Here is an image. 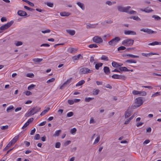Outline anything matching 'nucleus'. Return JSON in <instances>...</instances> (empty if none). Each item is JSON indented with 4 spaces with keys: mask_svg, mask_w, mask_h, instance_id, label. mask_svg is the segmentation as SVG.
Instances as JSON below:
<instances>
[{
    "mask_svg": "<svg viewBox=\"0 0 161 161\" xmlns=\"http://www.w3.org/2000/svg\"><path fill=\"white\" fill-rule=\"evenodd\" d=\"M134 42V40L127 39L123 41L122 42V44L125 46H130L132 45Z\"/></svg>",
    "mask_w": 161,
    "mask_h": 161,
    "instance_id": "f257e3e1",
    "label": "nucleus"
},
{
    "mask_svg": "<svg viewBox=\"0 0 161 161\" xmlns=\"http://www.w3.org/2000/svg\"><path fill=\"white\" fill-rule=\"evenodd\" d=\"M60 15L62 16H67L70 15V14L68 12H64L60 13Z\"/></svg>",
    "mask_w": 161,
    "mask_h": 161,
    "instance_id": "c85d7f7f",
    "label": "nucleus"
},
{
    "mask_svg": "<svg viewBox=\"0 0 161 161\" xmlns=\"http://www.w3.org/2000/svg\"><path fill=\"white\" fill-rule=\"evenodd\" d=\"M45 3L47 6L51 8H53L54 6L53 3L50 2H47Z\"/></svg>",
    "mask_w": 161,
    "mask_h": 161,
    "instance_id": "f704fd0d",
    "label": "nucleus"
},
{
    "mask_svg": "<svg viewBox=\"0 0 161 161\" xmlns=\"http://www.w3.org/2000/svg\"><path fill=\"white\" fill-rule=\"evenodd\" d=\"M152 17L154 18L155 19L157 20H158L160 19V17L157 15H153L152 16Z\"/></svg>",
    "mask_w": 161,
    "mask_h": 161,
    "instance_id": "a18cd8bd",
    "label": "nucleus"
},
{
    "mask_svg": "<svg viewBox=\"0 0 161 161\" xmlns=\"http://www.w3.org/2000/svg\"><path fill=\"white\" fill-rule=\"evenodd\" d=\"M129 56L132 58H139V56L137 55H135L131 54H128L125 56Z\"/></svg>",
    "mask_w": 161,
    "mask_h": 161,
    "instance_id": "c756f323",
    "label": "nucleus"
},
{
    "mask_svg": "<svg viewBox=\"0 0 161 161\" xmlns=\"http://www.w3.org/2000/svg\"><path fill=\"white\" fill-rule=\"evenodd\" d=\"M85 82V81L83 80H82L80 81H79L77 84L76 85V86H81Z\"/></svg>",
    "mask_w": 161,
    "mask_h": 161,
    "instance_id": "a878e982",
    "label": "nucleus"
},
{
    "mask_svg": "<svg viewBox=\"0 0 161 161\" xmlns=\"http://www.w3.org/2000/svg\"><path fill=\"white\" fill-rule=\"evenodd\" d=\"M35 139L36 140L39 139L40 138V135L39 134H36L35 135L34 137Z\"/></svg>",
    "mask_w": 161,
    "mask_h": 161,
    "instance_id": "bf43d9fd",
    "label": "nucleus"
},
{
    "mask_svg": "<svg viewBox=\"0 0 161 161\" xmlns=\"http://www.w3.org/2000/svg\"><path fill=\"white\" fill-rule=\"evenodd\" d=\"M100 139V137L99 136H98L95 140V141L93 143V144H95L98 143Z\"/></svg>",
    "mask_w": 161,
    "mask_h": 161,
    "instance_id": "13d9d810",
    "label": "nucleus"
},
{
    "mask_svg": "<svg viewBox=\"0 0 161 161\" xmlns=\"http://www.w3.org/2000/svg\"><path fill=\"white\" fill-rule=\"evenodd\" d=\"M125 63H136V60L131 59L127 60L125 61Z\"/></svg>",
    "mask_w": 161,
    "mask_h": 161,
    "instance_id": "2f4dec72",
    "label": "nucleus"
},
{
    "mask_svg": "<svg viewBox=\"0 0 161 161\" xmlns=\"http://www.w3.org/2000/svg\"><path fill=\"white\" fill-rule=\"evenodd\" d=\"M71 142L70 141H67L65 142L64 143V146H66L70 144Z\"/></svg>",
    "mask_w": 161,
    "mask_h": 161,
    "instance_id": "6e6d98bb",
    "label": "nucleus"
},
{
    "mask_svg": "<svg viewBox=\"0 0 161 161\" xmlns=\"http://www.w3.org/2000/svg\"><path fill=\"white\" fill-rule=\"evenodd\" d=\"M140 10L143 12H145L147 13H149L153 11L152 9H148L147 8H146L144 9H140Z\"/></svg>",
    "mask_w": 161,
    "mask_h": 161,
    "instance_id": "6ab92c4d",
    "label": "nucleus"
},
{
    "mask_svg": "<svg viewBox=\"0 0 161 161\" xmlns=\"http://www.w3.org/2000/svg\"><path fill=\"white\" fill-rule=\"evenodd\" d=\"M120 71H127L129 70V69L125 67H121L119 68Z\"/></svg>",
    "mask_w": 161,
    "mask_h": 161,
    "instance_id": "5701e85b",
    "label": "nucleus"
},
{
    "mask_svg": "<svg viewBox=\"0 0 161 161\" xmlns=\"http://www.w3.org/2000/svg\"><path fill=\"white\" fill-rule=\"evenodd\" d=\"M12 144L9 142L8 144L7 145L6 147L3 149V151H5L8 150L12 145Z\"/></svg>",
    "mask_w": 161,
    "mask_h": 161,
    "instance_id": "72a5a7b5",
    "label": "nucleus"
},
{
    "mask_svg": "<svg viewBox=\"0 0 161 161\" xmlns=\"http://www.w3.org/2000/svg\"><path fill=\"white\" fill-rule=\"evenodd\" d=\"M33 115V114L32 113L30 109H29V111H28V112L25 114V116L27 117H28Z\"/></svg>",
    "mask_w": 161,
    "mask_h": 161,
    "instance_id": "473e14b6",
    "label": "nucleus"
},
{
    "mask_svg": "<svg viewBox=\"0 0 161 161\" xmlns=\"http://www.w3.org/2000/svg\"><path fill=\"white\" fill-rule=\"evenodd\" d=\"M88 47L90 48H93V47L96 48L98 47V46L96 44H91L88 46Z\"/></svg>",
    "mask_w": 161,
    "mask_h": 161,
    "instance_id": "c03bdc74",
    "label": "nucleus"
},
{
    "mask_svg": "<svg viewBox=\"0 0 161 161\" xmlns=\"http://www.w3.org/2000/svg\"><path fill=\"white\" fill-rule=\"evenodd\" d=\"M93 72L92 70H91L88 68L84 67L80 69V72L82 74H87L88 73H92Z\"/></svg>",
    "mask_w": 161,
    "mask_h": 161,
    "instance_id": "39448f33",
    "label": "nucleus"
},
{
    "mask_svg": "<svg viewBox=\"0 0 161 161\" xmlns=\"http://www.w3.org/2000/svg\"><path fill=\"white\" fill-rule=\"evenodd\" d=\"M61 130H60L56 131L55 132V134L53 135V136H58L61 133Z\"/></svg>",
    "mask_w": 161,
    "mask_h": 161,
    "instance_id": "7c9ffc66",
    "label": "nucleus"
},
{
    "mask_svg": "<svg viewBox=\"0 0 161 161\" xmlns=\"http://www.w3.org/2000/svg\"><path fill=\"white\" fill-rule=\"evenodd\" d=\"M22 44H23V43L22 42H20V41L17 42L15 44L17 46L21 45Z\"/></svg>",
    "mask_w": 161,
    "mask_h": 161,
    "instance_id": "e2e57ef3",
    "label": "nucleus"
},
{
    "mask_svg": "<svg viewBox=\"0 0 161 161\" xmlns=\"http://www.w3.org/2000/svg\"><path fill=\"white\" fill-rule=\"evenodd\" d=\"M14 109V107L13 106H10L8 107L7 109V112H9L10 111Z\"/></svg>",
    "mask_w": 161,
    "mask_h": 161,
    "instance_id": "e433bc0d",
    "label": "nucleus"
},
{
    "mask_svg": "<svg viewBox=\"0 0 161 161\" xmlns=\"http://www.w3.org/2000/svg\"><path fill=\"white\" fill-rule=\"evenodd\" d=\"M41 109V108L38 106H36L32 108L31 110V111L33 115L34 114L38 112Z\"/></svg>",
    "mask_w": 161,
    "mask_h": 161,
    "instance_id": "1a4fd4ad",
    "label": "nucleus"
},
{
    "mask_svg": "<svg viewBox=\"0 0 161 161\" xmlns=\"http://www.w3.org/2000/svg\"><path fill=\"white\" fill-rule=\"evenodd\" d=\"M77 5L83 10H84L85 9V5L83 3H82L79 2H78L76 3Z\"/></svg>",
    "mask_w": 161,
    "mask_h": 161,
    "instance_id": "a211bd4d",
    "label": "nucleus"
},
{
    "mask_svg": "<svg viewBox=\"0 0 161 161\" xmlns=\"http://www.w3.org/2000/svg\"><path fill=\"white\" fill-rule=\"evenodd\" d=\"M17 14L18 15L20 16H25L27 15V13L24 11L19 10L18 11Z\"/></svg>",
    "mask_w": 161,
    "mask_h": 161,
    "instance_id": "f8f14e48",
    "label": "nucleus"
},
{
    "mask_svg": "<svg viewBox=\"0 0 161 161\" xmlns=\"http://www.w3.org/2000/svg\"><path fill=\"white\" fill-rule=\"evenodd\" d=\"M8 128V125L5 126H3L1 127V128L2 130H5L7 129Z\"/></svg>",
    "mask_w": 161,
    "mask_h": 161,
    "instance_id": "4d7b16f0",
    "label": "nucleus"
},
{
    "mask_svg": "<svg viewBox=\"0 0 161 161\" xmlns=\"http://www.w3.org/2000/svg\"><path fill=\"white\" fill-rule=\"evenodd\" d=\"M139 92H140V91L134 90L132 91V94L134 95H135L139 94Z\"/></svg>",
    "mask_w": 161,
    "mask_h": 161,
    "instance_id": "8fccbe9b",
    "label": "nucleus"
},
{
    "mask_svg": "<svg viewBox=\"0 0 161 161\" xmlns=\"http://www.w3.org/2000/svg\"><path fill=\"white\" fill-rule=\"evenodd\" d=\"M99 92V90L98 89L96 90L95 91H94L93 92V94L94 95H97Z\"/></svg>",
    "mask_w": 161,
    "mask_h": 161,
    "instance_id": "0e129e2a",
    "label": "nucleus"
},
{
    "mask_svg": "<svg viewBox=\"0 0 161 161\" xmlns=\"http://www.w3.org/2000/svg\"><path fill=\"white\" fill-rule=\"evenodd\" d=\"M50 109L49 108H47V109L44 110L41 113L40 115L41 116L44 115Z\"/></svg>",
    "mask_w": 161,
    "mask_h": 161,
    "instance_id": "393cba45",
    "label": "nucleus"
},
{
    "mask_svg": "<svg viewBox=\"0 0 161 161\" xmlns=\"http://www.w3.org/2000/svg\"><path fill=\"white\" fill-rule=\"evenodd\" d=\"M36 86V85H35L34 84H31L28 87V90H30L32 89H33V88H35Z\"/></svg>",
    "mask_w": 161,
    "mask_h": 161,
    "instance_id": "a19ab883",
    "label": "nucleus"
},
{
    "mask_svg": "<svg viewBox=\"0 0 161 161\" xmlns=\"http://www.w3.org/2000/svg\"><path fill=\"white\" fill-rule=\"evenodd\" d=\"M124 7L122 5L118 6L117 8L118 11L120 12H123Z\"/></svg>",
    "mask_w": 161,
    "mask_h": 161,
    "instance_id": "4be33fe9",
    "label": "nucleus"
},
{
    "mask_svg": "<svg viewBox=\"0 0 161 161\" xmlns=\"http://www.w3.org/2000/svg\"><path fill=\"white\" fill-rule=\"evenodd\" d=\"M76 129L75 128H74L71 130L70 133L72 134H74L76 132Z\"/></svg>",
    "mask_w": 161,
    "mask_h": 161,
    "instance_id": "09e8293b",
    "label": "nucleus"
},
{
    "mask_svg": "<svg viewBox=\"0 0 161 161\" xmlns=\"http://www.w3.org/2000/svg\"><path fill=\"white\" fill-rule=\"evenodd\" d=\"M124 34L126 35H135L136 34V32L128 30L126 31L125 30L124 31Z\"/></svg>",
    "mask_w": 161,
    "mask_h": 161,
    "instance_id": "9b49d317",
    "label": "nucleus"
},
{
    "mask_svg": "<svg viewBox=\"0 0 161 161\" xmlns=\"http://www.w3.org/2000/svg\"><path fill=\"white\" fill-rule=\"evenodd\" d=\"M158 42L155 41L149 43L148 45H149L154 46L156 45H158Z\"/></svg>",
    "mask_w": 161,
    "mask_h": 161,
    "instance_id": "603ef678",
    "label": "nucleus"
},
{
    "mask_svg": "<svg viewBox=\"0 0 161 161\" xmlns=\"http://www.w3.org/2000/svg\"><path fill=\"white\" fill-rule=\"evenodd\" d=\"M142 55L143 56L148 57L149 56H151L152 55H158V54L156 53H142Z\"/></svg>",
    "mask_w": 161,
    "mask_h": 161,
    "instance_id": "4468645a",
    "label": "nucleus"
},
{
    "mask_svg": "<svg viewBox=\"0 0 161 161\" xmlns=\"http://www.w3.org/2000/svg\"><path fill=\"white\" fill-rule=\"evenodd\" d=\"M112 77L114 79H119L124 78L125 76L124 75H119L117 74H114L112 75Z\"/></svg>",
    "mask_w": 161,
    "mask_h": 161,
    "instance_id": "9d476101",
    "label": "nucleus"
},
{
    "mask_svg": "<svg viewBox=\"0 0 161 161\" xmlns=\"http://www.w3.org/2000/svg\"><path fill=\"white\" fill-rule=\"evenodd\" d=\"M75 51H76V50H75V49L73 47H70L68 49L69 52H70L71 53H73Z\"/></svg>",
    "mask_w": 161,
    "mask_h": 161,
    "instance_id": "58836bf2",
    "label": "nucleus"
},
{
    "mask_svg": "<svg viewBox=\"0 0 161 161\" xmlns=\"http://www.w3.org/2000/svg\"><path fill=\"white\" fill-rule=\"evenodd\" d=\"M131 112L127 110L125 114V118H127L130 117L131 115Z\"/></svg>",
    "mask_w": 161,
    "mask_h": 161,
    "instance_id": "aec40b11",
    "label": "nucleus"
},
{
    "mask_svg": "<svg viewBox=\"0 0 161 161\" xmlns=\"http://www.w3.org/2000/svg\"><path fill=\"white\" fill-rule=\"evenodd\" d=\"M140 31H143L144 32L147 33V34H151L153 33H156V31H153L151 29L148 28L146 29H142L140 30Z\"/></svg>",
    "mask_w": 161,
    "mask_h": 161,
    "instance_id": "6e6552de",
    "label": "nucleus"
},
{
    "mask_svg": "<svg viewBox=\"0 0 161 161\" xmlns=\"http://www.w3.org/2000/svg\"><path fill=\"white\" fill-rule=\"evenodd\" d=\"M113 22V21L111 20H107L102 22L101 24L103 25H105L108 24L112 23Z\"/></svg>",
    "mask_w": 161,
    "mask_h": 161,
    "instance_id": "412c9836",
    "label": "nucleus"
},
{
    "mask_svg": "<svg viewBox=\"0 0 161 161\" xmlns=\"http://www.w3.org/2000/svg\"><path fill=\"white\" fill-rule=\"evenodd\" d=\"M106 4L109 6H111L112 5V2L111 1H107L105 3Z\"/></svg>",
    "mask_w": 161,
    "mask_h": 161,
    "instance_id": "774afa93",
    "label": "nucleus"
},
{
    "mask_svg": "<svg viewBox=\"0 0 161 161\" xmlns=\"http://www.w3.org/2000/svg\"><path fill=\"white\" fill-rule=\"evenodd\" d=\"M94 99L93 97H89L88 98H86L85 99V102H89L90 101Z\"/></svg>",
    "mask_w": 161,
    "mask_h": 161,
    "instance_id": "4c0bfd02",
    "label": "nucleus"
},
{
    "mask_svg": "<svg viewBox=\"0 0 161 161\" xmlns=\"http://www.w3.org/2000/svg\"><path fill=\"white\" fill-rule=\"evenodd\" d=\"M95 26L91 25L90 24H88V25H87L86 28L88 29L90 28H95Z\"/></svg>",
    "mask_w": 161,
    "mask_h": 161,
    "instance_id": "de8ad7c7",
    "label": "nucleus"
},
{
    "mask_svg": "<svg viewBox=\"0 0 161 161\" xmlns=\"http://www.w3.org/2000/svg\"><path fill=\"white\" fill-rule=\"evenodd\" d=\"M130 8L131 7L130 6L124 7L123 12H125L130 14H135L136 13V11L134 10L129 11Z\"/></svg>",
    "mask_w": 161,
    "mask_h": 161,
    "instance_id": "20e7f679",
    "label": "nucleus"
},
{
    "mask_svg": "<svg viewBox=\"0 0 161 161\" xmlns=\"http://www.w3.org/2000/svg\"><path fill=\"white\" fill-rule=\"evenodd\" d=\"M66 31L67 33L71 36H73L75 33V31L74 30L68 29L66 30Z\"/></svg>",
    "mask_w": 161,
    "mask_h": 161,
    "instance_id": "dca6fc26",
    "label": "nucleus"
},
{
    "mask_svg": "<svg viewBox=\"0 0 161 161\" xmlns=\"http://www.w3.org/2000/svg\"><path fill=\"white\" fill-rule=\"evenodd\" d=\"M135 102L136 104V106L137 107L140 106L143 103L142 98L141 97H137L135 99Z\"/></svg>",
    "mask_w": 161,
    "mask_h": 161,
    "instance_id": "423d86ee",
    "label": "nucleus"
},
{
    "mask_svg": "<svg viewBox=\"0 0 161 161\" xmlns=\"http://www.w3.org/2000/svg\"><path fill=\"white\" fill-rule=\"evenodd\" d=\"M101 59L106 61H108L109 60L108 57L105 55H103L101 57Z\"/></svg>",
    "mask_w": 161,
    "mask_h": 161,
    "instance_id": "ea45409f",
    "label": "nucleus"
},
{
    "mask_svg": "<svg viewBox=\"0 0 161 161\" xmlns=\"http://www.w3.org/2000/svg\"><path fill=\"white\" fill-rule=\"evenodd\" d=\"M26 76L30 78H33L34 76V75L32 73H28L26 75Z\"/></svg>",
    "mask_w": 161,
    "mask_h": 161,
    "instance_id": "49530a36",
    "label": "nucleus"
},
{
    "mask_svg": "<svg viewBox=\"0 0 161 161\" xmlns=\"http://www.w3.org/2000/svg\"><path fill=\"white\" fill-rule=\"evenodd\" d=\"M120 40L119 37L116 36L109 41L108 43L110 45L114 46Z\"/></svg>",
    "mask_w": 161,
    "mask_h": 161,
    "instance_id": "f03ea898",
    "label": "nucleus"
},
{
    "mask_svg": "<svg viewBox=\"0 0 161 161\" xmlns=\"http://www.w3.org/2000/svg\"><path fill=\"white\" fill-rule=\"evenodd\" d=\"M72 79V78H70L69 79L67 80V81L64 82V83L66 85L68 84H69L71 82V80Z\"/></svg>",
    "mask_w": 161,
    "mask_h": 161,
    "instance_id": "052dcab7",
    "label": "nucleus"
},
{
    "mask_svg": "<svg viewBox=\"0 0 161 161\" xmlns=\"http://www.w3.org/2000/svg\"><path fill=\"white\" fill-rule=\"evenodd\" d=\"M14 23L13 20H11L7 24L1 26L0 27V30L1 31L5 30L9 28Z\"/></svg>",
    "mask_w": 161,
    "mask_h": 161,
    "instance_id": "7ed1b4c3",
    "label": "nucleus"
},
{
    "mask_svg": "<svg viewBox=\"0 0 161 161\" xmlns=\"http://www.w3.org/2000/svg\"><path fill=\"white\" fill-rule=\"evenodd\" d=\"M19 135H17L15 136L10 142L12 145L14 144L19 138Z\"/></svg>",
    "mask_w": 161,
    "mask_h": 161,
    "instance_id": "ddd939ff",
    "label": "nucleus"
},
{
    "mask_svg": "<svg viewBox=\"0 0 161 161\" xmlns=\"http://www.w3.org/2000/svg\"><path fill=\"white\" fill-rule=\"evenodd\" d=\"M103 65V64L102 63H98L96 64H95V67L96 69L98 70L99 69V68L100 67H101Z\"/></svg>",
    "mask_w": 161,
    "mask_h": 161,
    "instance_id": "bb28decb",
    "label": "nucleus"
},
{
    "mask_svg": "<svg viewBox=\"0 0 161 161\" xmlns=\"http://www.w3.org/2000/svg\"><path fill=\"white\" fill-rule=\"evenodd\" d=\"M80 57H81L82 58H83V57L80 54H79L77 56H75L72 57V59L74 62V63H75V61L76 60H78Z\"/></svg>",
    "mask_w": 161,
    "mask_h": 161,
    "instance_id": "2eb2a0df",
    "label": "nucleus"
},
{
    "mask_svg": "<svg viewBox=\"0 0 161 161\" xmlns=\"http://www.w3.org/2000/svg\"><path fill=\"white\" fill-rule=\"evenodd\" d=\"M112 65L113 67L115 68H117L120 66L119 64L115 61H113L112 63Z\"/></svg>",
    "mask_w": 161,
    "mask_h": 161,
    "instance_id": "b1692460",
    "label": "nucleus"
},
{
    "mask_svg": "<svg viewBox=\"0 0 161 161\" xmlns=\"http://www.w3.org/2000/svg\"><path fill=\"white\" fill-rule=\"evenodd\" d=\"M43 59L42 58H34L33 59V61L37 63H39L42 61Z\"/></svg>",
    "mask_w": 161,
    "mask_h": 161,
    "instance_id": "cd10ccee",
    "label": "nucleus"
},
{
    "mask_svg": "<svg viewBox=\"0 0 161 161\" xmlns=\"http://www.w3.org/2000/svg\"><path fill=\"white\" fill-rule=\"evenodd\" d=\"M51 30L49 29H47L45 31H42V32L43 33H49L50 32Z\"/></svg>",
    "mask_w": 161,
    "mask_h": 161,
    "instance_id": "680f3d73",
    "label": "nucleus"
},
{
    "mask_svg": "<svg viewBox=\"0 0 161 161\" xmlns=\"http://www.w3.org/2000/svg\"><path fill=\"white\" fill-rule=\"evenodd\" d=\"M126 49V47L123 46H121L118 48V51L124 50Z\"/></svg>",
    "mask_w": 161,
    "mask_h": 161,
    "instance_id": "37998d69",
    "label": "nucleus"
},
{
    "mask_svg": "<svg viewBox=\"0 0 161 161\" xmlns=\"http://www.w3.org/2000/svg\"><path fill=\"white\" fill-rule=\"evenodd\" d=\"M68 103L70 105H72L74 103V100H68Z\"/></svg>",
    "mask_w": 161,
    "mask_h": 161,
    "instance_id": "338daca9",
    "label": "nucleus"
},
{
    "mask_svg": "<svg viewBox=\"0 0 161 161\" xmlns=\"http://www.w3.org/2000/svg\"><path fill=\"white\" fill-rule=\"evenodd\" d=\"M160 95V92H157L156 93H155L154 94H153L152 96V97H155Z\"/></svg>",
    "mask_w": 161,
    "mask_h": 161,
    "instance_id": "3c124183",
    "label": "nucleus"
},
{
    "mask_svg": "<svg viewBox=\"0 0 161 161\" xmlns=\"http://www.w3.org/2000/svg\"><path fill=\"white\" fill-rule=\"evenodd\" d=\"M74 115V113L72 112H70L68 113L67 115V117H69L73 116Z\"/></svg>",
    "mask_w": 161,
    "mask_h": 161,
    "instance_id": "864d4df0",
    "label": "nucleus"
},
{
    "mask_svg": "<svg viewBox=\"0 0 161 161\" xmlns=\"http://www.w3.org/2000/svg\"><path fill=\"white\" fill-rule=\"evenodd\" d=\"M61 143L60 142L56 143L55 145V147L57 148H59L60 147Z\"/></svg>",
    "mask_w": 161,
    "mask_h": 161,
    "instance_id": "69168bd1",
    "label": "nucleus"
},
{
    "mask_svg": "<svg viewBox=\"0 0 161 161\" xmlns=\"http://www.w3.org/2000/svg\"><path fill=\"white\" fill-rule=\"evenodd\" d=\"M55 80L54 78H53L50 79L48 80H47V83H50L53 82Z\"/></svg>",
    "mask_w": 161,
    "mask_h": 161,
    "instance_id": "5fc2aeb1",
    "label": "nucleus"
},
{
    "mask_svg": "<svg viewBox=\"0 0 161 161\" xmlns=\"http://www.w3.org/2000/svg\"><path fill=\"white\" fill-rule=\"evenodd\" d=\"M103 70L104 72L107 75H108L110 73L109 68L107 66H105L104 67Z\"/></svg>",
    "mask_w": 161,
    "mask_h": 161,
    "instance_id": "f3484780",
    "label": "nucleus"
},
{
    "mask_svg": "<svg viewBox=\"0 0 161 161\" xmlns=\"http://www.w3.org/2000/svg\"><path fill=\"white\" fill-rule=\"evenodd\" d=\"M92 41L93 42L97 43H100L103 42L102 38L98 36L94 37L92 39Z\"/></svg>",
    "mask_w": 161,
    "mask_h": 161,
    "instance_id": "0eeeda50",
    "label": "nucleus"
},
{
    "mask_svg": "<svg viewBox=\"0 0 161 161\" xmlns=\"http://www.w3.org/2000/svg\"><path fill=\"white\" fill-rule=\"evenodd\" d=\"M130 19H132L135 20H136L137 21L140 20H141L137 16H132L130 18Z\"/></svg>",
    "mask_w": 161,
    "mask_h": 161,
    "instance_id": "79ce46f5",
    "label": "nucleus"
},
{
    "mask_svg": "<svg viewBox=\"0 0 161 161\" xmlns=\"http://www.w3.org/2000/svg\"><path fill=\"white\" fill-rule=\"evenodd\" d=\"M139 95L140 96H144L147 95V93L145 91H140Z\"/></svg>",
    "mask_w": 161,
    "mask_h": 161,
    "instance_id": "c9c22d12",
    "label": "nucleus"
}]
</instances>
